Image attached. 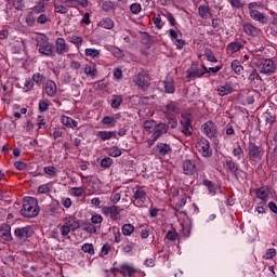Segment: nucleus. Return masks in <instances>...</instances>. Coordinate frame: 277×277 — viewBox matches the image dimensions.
<instances>
[{"mask_svg": "<svg viewBox=\"0 0 277 277\" xmlns=\"http://www.w3.org/2000/svg\"><path fill=\"white\" fill-rule=\"evenodd\" d=\"M156 153H158L160 157H166L172 153V146L168 143H158L156 145Z\"/></svg>", "mask_w": 277, "mask_h": 277, "instance_id": "5701e85b", "label": "nucleus"}, {"mask_svg": "<svg viewBox=\"0 0 277 277\" xmlns=\"http://www.w3.org/2000/svg\"><path fill=\"white\" fill-rule=\"evenodd\" d=\"M157 123H155V120H146V121H144V123H143V129H145V131H146V133H148V134H153V131H155V126H156Z\"/></svg>", "mask_w": 277, "mask_h": 277, "instance_id": "37998d69", "label": "nucleus"}, {"mask_svg": "<svg viewBox=\"0 0 277 277\" xmlns=\"http://www.w3.org/2000/svg\"><path fill=\"white\" fill-rule=\"evenodd\" d=\"M38 213H40V208L38 207V199L34 197L24 198L21 215H23L24 217H37Z\"/></svg>", "mask_w": 277, "mask_h": 277, "instance_id": "f257e3e1", "label": "nucleus"}, {"mask_svg": "<svg viewBox=\"0 0 277 277\" xmlns=\"http://www.w3.org/2000/svg\"><path fill=\"white\" fill-rule=\"evenodd\" d=\"M198 16H200L202 21H209L213 18V13L211 12L209 4H201L198 6Z\"/></svg>", "mask_w": 277, "mask_h": 277, "instance_id": "6ab92c4d", "label": "nucleus"}, {"mask_svg": "<svg viewBox=\"0 0 277 277\" xmlns=\"http://www.w3.org/2000/svg\"><path fill=\"white\" fill-rule=\"evenodd\" d=\"M203 135L212 140L217 137V126L213 121H207L201 126Z\"/></svg>", "mask_w": 277, "mask_h": 277, "instance_id": "f8f14e48", "label": "nucleus"}, {"mask_svg": "<svg viewBox=\"0 0 277 277\" xmlns=\"http://www.w3.org/2000/svg\"><path fill=\"white\" fill-rule=\"evenodd\" d=\"M179 111V103L174 101H170L162 109V114L164 116H176Z\"/></svg>", "mask_w": 277, "mask_h": 277, "instance_id": "aec40b11", "label": "nucleus"}, {"mask_svg": "<svg viewBox=\"0 0 277 277\" xmlns=\"http://www.w3.org/2000/svg\"><path fill=\"white\" fill-rule=\"evenodd\" d=\"M121 230H122V235H124L126 237H131V235L135 233V226H133V224L131 223H128L121 227Z\"/></svg>", "mask_w": 277, "mask_h": 277, "instance_id": "72a5a7b5", "label": "nucleus"}, {"mask_svg": "<svg viewBox=\"0 0 277 277\" xmlns=\"http://www.w3.org/2000/svg\"><path fill=\"white\" fill-rule=\"evenodd\" d=\"M84 55L87 57H92V60H94L95 57H100L101 56V50H96L94 48H87L84 50Z\"/></svg>", "mask_w": 277, "mask_h": 277, "instance_id": "c9c22d12", "label": "nucleus"}, {"mask_svg": "<svg viewBox=\"0 0 277 277\" xmlns=\"http://www.w3.org/2000/svg\"><path fill=\"white\" fill-rule=\"evenodd\" d=\"M36 47L38 53L45 55V57H51L53 55V49H55L53 43L49 41V37H47L44 34H39L36 37Z\"/></svg>", "mask_w": 277, "mask_h": 277, "instance_id": "f03ea898", "label": "nucleus"}, {"mask_svg": "<svg viewBox=\"0 0 277 277\" xmlns=\"http://www.w3.org/2000/svg\"><path fill=\"white\" fill-rule=\"evenodd\" d=\"M70 51V48L68 47V43H66V39L58 37L55 40V53L57 55H66Z\"/></svg>", "mask_w": 277, "mask_h": 277, "instance_id": "dca6fc26", "label": "nucleus"}, {"mask_svg": "<svg viewBox=\"0 0 277 277\" xmlns=\"http://www.w3.org/2000/svg\"><path fill=\"white\" fill-rule=\"evenodd\" d=\"M122 105V95H115L114 100L110 103V107H113V109H118V107H120Z\"/></svg>", "mask_w": 277, "mask_h": 277, "instance_id": "de8ad7c7", "label": "nucleus"}, {"mask_svg": "<svg viewBox=\"0 0 277 277\" xmlns=\"http://www.w3.org/2000/svg\"><path fill=\"white\" fill-rule=\"evenodd\" d=\"M242 30L246 32L247 36H251L252 38L259 36L261 29L256 28L252 24H245L242 26Z\"/></svg>", "mask_w": 277, "mask_h": 277, "instance_id": "bb28decb", "label": "nucleus"}, {"mask_svg": "<svg viewBox=\"0 0 277 277\" xmlns=\"http://www.w3.org/2000/svg\"><path fill=\"white\" fill-rule=\"evenodd\" d=\"M164 118L168 120L167 126L169 129H176V127H179V120L175 115L164 116Z\"/></svg>", "mask_w": 277, "mask_h": 277, "instance_id": "4c0bfd02", "label": "nucleus"}, {"mask_svg": "<svg viewBox=\"0 0 277 277\" xmlns=\"http://www.w3.org/2000/svg\"><path fill=\"white\" fill-rule=\"evenodd\" d=\"M186 79L190 81V79H200V77H205V69L198 67H190L187 69Z\"/></svg>", "mask_w": 277, "mask_h": 277, "instance_id": "412c9836", "label": "nucleus"}, {"mask_svg": "<svg viewBox=\"0 0 277 277\" xmlns=\"http://www.w3.org/2000/svg\"><path fill=\"white\" fill-rule=\"evenodd\" d=\"M84 75L90 79H96L98 77V69L95 63H89L84 66Z\"/></svg>", "mask_w": 277, "mask_h": 277, "instance_id": "4be33fe9", "label": "nucleus"}, {"mask_svg": "<svg viewBox=\"0 0 277 277\" xmlns=\"http://www.w3.org/2000/svg\"><path fill=\"white\" fill-rule=\"evenodd\" d=\"M68 41L71 42V44H75L79 51L81 49V44H83V37L71 35L68 37Z\"/></svg>", "mask_w": 277, "mask_h": 277, "instance_id": "2f4dec72", "label": "nucleus"}, {"mask_svg": "<svg viewBox=\"0 0 277 277\" xmlns=\"http://www.w3.org/2000/svg\"><path fill=\"white\" fill-rule=\"evenodd\" d=\"M168 131H170V126H168L166 122L156 123L150 137L147 140L148 148H151L153 146H155V143L157 142V140L166 135Z\"/></svg>", "mask_w": 277, "mask_h": 277, "instance_id": "7ed1b4c3", "label": "nucleus"}, {"mask_svg": "<svg viewBox=\"0 0 277 277\" xmlns=\"http://www.w3.org/2000/svg\"><path fill=\"white\" fill-rule=\"evenodd\" d=\"M37 127L38 129H47V119L44 118V116L39 115L37 117Z\"/></svg>", "mask_w": 277, "mask_h": 277, "instance_id": "864d4df0", "label": "nucleus"}, {"mask_svg": "<svg viewBox=\"0 0 277 277\" xmlns=\"http://www.w3.org/2000/svg\"><path fill=\"white\" fill-rule=\"evenodd\" d=\"M250 14V17L253 19V21H256L258 23H261L262 25H267V16H265V14L259 12V11H251L249 12Z\"/></svg>", "mask_w": 277, "mask_h": 277, "instance_id": "a878e982", "label": "nucleus"}, {"mask_svg": "<svg viewBox=\"0 0 277 277\" xmlns=\"http://www.w3.org/2000/svg\"><path fill=\"white\" fill-rule=\"evenodd\" d=\"M70 196H74L75 198H81L85 194V188L83 186L80 187H71L69 189Z\"/></svg>", "mask_w": 277, "mask_h": 277, "instance_id": "473e14b6", "label": "nucleus"}, {"mask_svg": "<svg viewBox=\"0 0 277 277\" xmlns=\"http://www.w3.org/2000/svg\"><path fill=\"white\" fill-rule=\"evenodd\" d=\"M108 155L109 157H120V155H122V150H120V148L117 146H114L108 149Z\"/></svg>", "mask_w": 277, "mask_h": 277, "instance_id": "4d7b16f0", "label": "nucleus"}, {"mask_svg": "<svg viewBox=\"0 0 277 277\" xmlns=\"http://www.w3.org/2000/svg\"><path fill=\"white\" fill-rule=\"evenodd\" d=\"M113 274H121L122 276L135 277L137 271L132 264H121L118 268L113 269Z\"/></svg>", "mask_w": 277, "mask_h": 277, "instance_id": "9b49d317", "label": "nucleus"}, {"mask_svg": "<svg viewBox=\"0 0 277 277\" xmlns=\"http://www.w3.org/2000/svg\"><path fill=\"white\" fill-rule=\"evenodd\" d=\"M181 126H182V133L185 135V137H192L194 133V127L192 126L190 115H182Z\"/></svg>", "mask_w": 277, "mask_h": 277, "instance_id": "1a4fd4ad", "label": "nucleus"}, {"mask_svg": "<svg viewBox=\"0 0 277 277\" xmlns=\"http://www.w3.org/2000/svg\"><path fill=\"white\" fill-rule=\"evenodd\" d=\"M82 252H85L87 254H94V245L92 243H84L81 247Z\"/></svg>", "mask_w": 277, "mask_h": 277, "instance_id": "603ef678", "label": "nucleus"}, {"mask_svg": "<svg viewBox=\"0 0 277 277\" xmlns=\"http://www.w3.org/2000/svg\"><path fill=\"white\" fill-rule=\"evenodd\" d=\"M203 185L209 189V193L214 195L215 194V185L210 180H203Z\"/></svg>", "mask_w": 277, "mask_h": 277, "instance_id": "13d9d810", "label": "nucleus"}, {"mask_svg": "<svg viewBox=\"0 0 277 277\" xmlns=\"http://www.w3.org/2000/svg\"><path fill=\"white\" fill-rule=\"evenodd\" d=\"M114 163V159L106 157L104 159H102L101 161V168H111V164Z\"/></svg>", "mask_w": 277, "mask_h": 277, "instance_id": "052dcab7", "label": "nucleus"}, {"mask_svg": "<svg viewBox=\"0 0 277 277\" xmlns=\"http://www.w3.org/2000/svg\"><path fill=\"white\" fill-rule=\"evenodd\" d=\"M31 80L37 84V85H42L44 82V76L41 75L40 72H36L32 75Z\"/></svg>", "mask_w": 277, "mask_h": 277, "instance_id": "09e8293b", "label": "nucleus"}, {"mask_svg": "<svg viewBox=\"0 0 277 277\" xmlns=\"http://www.w3.org/2000/svg\"><path fill=\"white\" fill-rule=\"evenodd\" d=\"M154 24L156 25L157 29H163L164 23L161 19V15L158 14L154 17Z\"/></svg>", "mask_w": 277, "mask_h": 277, "instance_id": "69168bd1", "label": "nucleus"}, {"mask_svg": "<svg viewBox=\"0 0 277 277\" xmlns=\"http://www.w3.org/2000/svg\"><path fill=\"white\" fill-rule=\"evenodd\" d=\"M205 55L208 62H212V64H217V58L215 57V54H213V51L206 50Z\"/></svg>", "mask_w": 277, "mask_h": 277, "instance_id": "5fc2aeb1", "label": "nucleus"}, {"mask_svg": "<svg viewBox=\"0 0 277 277\" xmlns=\"http://www.w3.org/2000/svg\"><path fill=\"white\" fill-rule=\"evenodd\" d=\"M249 150V161L251 163H258V161H261L263 159V155H265V150H263V147L256 145V143L250 142L248 145Z\"/></svg>", "mask_w": 277, "mask_h": 277, "instance_id": "39448f33", "label": "nucleus"}, {"mask_svg": "<svg viewBox=\"0 0 277 277\" xmlns=\"http://www.w3.org/2000/svg\"><path fill=\"white\" fill-rule=\"evenodd\" d=\"M232 153L238 161H241V158L243 157V148L241 147V145H239V143H237L236 147H234Z\"/></svg>", "mask_w": 277, "mask_h": 277, "instance_id": "79ce46f5", "label": "nucleus"}, {"mask_svg": "<svg viewBox=\"0 0 277 277\" xmlns=\"http://www.w3.org/2000/svg\"><path fill=\"white\" fill-rule=\"evenodd\" d=\"M43 172L47 174V176H49V179H53V176L57 174V169H55L53 166H48L43 168Z\"/></svg>", "mask_w": 277, "mask_h": 277, "instance_id": "a18cd8bd", "label": "nucleus"}, {"mask_svg": "<svg viewBox=\"0 0 277 277\" xmlns=\"http://www.w3.org/2000/svg\"><path fill=\"white\" fill-rule=\"evenodd\" d=\"M36 85V83L34 82L32 79L26 80V82L24 83V92H30V90H34V87Z\"/></svg>", "mask_w": 277, "mask_h": 277, "instance_id": "680f3d73", "label": "nucleus"}, {"mask_svg": "<svg viewBox=\"0 0 277 277\" xmlns=\"http://www.w3.org/2000/svg\"><path fill=\"white\" fill-rule=\"evenodd\" d=\"M96 137L102 140V142H107L109 140L116 138V132H114V131H97Z\"/></svg>", "mask_w": 277, "mask_h": 277, "instance_id": "cd10ccee", "label": "nucleus"}, {"mask_svg": "<svg viewBox=\"0 0 277 277\" xmlns=\"http://www.w3.org/2000/svg\"><path fill=\"white\" fill-rule=\"evenodd\" d=\"M31 11L34 12V14H42V12H44V3L39 2L31 9Z\"/></svg>", "mask_w": 277, "mask_h": 277, "instance_id": "e2e57ef3", "label": "nucleus"}, {"mask_svg": "<svg viewBox=\"0 0 277 277\" xmlns=\"http://www.w3.org/2000/svg\"><path fill=\"white\" fill-rule=\"evenodd\" d=\"M241 49H243V43H241L239 41H233V42L228 43L226 47L227 53H230L232 55L234 53H237L238 51H241Z\"/></svg>", "mask_w": 277, "mask_h": 277, "instance_id": "c85d7f7f", "label": "nucleus"}, {"mask_svg": "<svg viewBox=\"0 0 277 277\" xmlns=\"http://www.w3.org/2000/svg\"><path fill=\"white\" fill-rule=\"evenodd\" d=\"M44 92L47 96L53 97L57 94V84H55V81L48 80L45 82Z\"/></svg>", "mask_w": 277, "mask_h": 277, "instance_id": "b1692460", "label": "nucleus"}, {"mask_svg": "<svg viewBox=\"0 0 277 277\" xmlns=\"http://www.w3.org/2000/svg\"><path fill=\"white\" fill-rule=\"evenodd\" d=\"M133 83H135L138 90L147 92L150 88V76L146 71H141L133 78Z\"/></svg>", "mask_w": 277, "mask_h": 277, "instance_id": "423d86ee", "label": "nucleus"}, {"mask_svg": "<svg viewBox=\"0 0 277 277\" xmlns=\"http://www.w3.org/2000/svg\"><path fill=\"white\" fill-rule=\"evenodd\" d=\"M102 124H111L113 127H116V119L111 116H105L102 119Z\"/></svg>", "mask_w": 277, "mask_h": 277, "instance_id": "0e129e2a", "label": "nucleus"}, {"mask_svg": "<svg viewBox=\"0 0 277 277\" xmlns=\"http://www.w3.org/2000/svg\"><path fill=\"white\" fill-rule=\"evenodd\" d=\"M146 202V189L144 187H138L133 195L134 207H144Z\"/></svg>", "mask_w": 277, "mask_h": 277, "instance_id": "4468645a", "label": "nucleus"}, {"mask_svg": "<svg viewBox=\"0 0 277 277\" xmlns=\"http://www.w3.org/2000/svg\"><path fill=\"white\" fill-rule=\"evenodd\" d=\"M260 75H274L276 72V63L273 60H264L258 66Z\"/></svg>", "mask_w": 277, "mask_h": 277, "instance_id": "0eeeda50", "label": "nucleus"}, {"mask_svg": "<svg viewBox=\"0 0 277 277\" xmlns=\"http://www.w3.org/2000/svg\"><path fill=\"white\" fill-rule=\"evenodd\" d=\"M63 222V225L60 226L62 237H68L71 230L75 232L81 228V224L72 216L65 217Z\"/></svg>", "mask_w": 277, "mask_h": 277, "instance_id": "20e7f679", "label": "nucleus"}, {"mask_svg": "<svg viewBox=\"0 0 277 277\" xmlns=\"http://www.w3.org/2000/svg\"><path fill=\"white\" fill-rule=\"evenodd\" d=\"M14 235L19 241H27L34 235V229L29 226L19 227L14 230Z\"/></svg>", "mask_w": 277, "mask_h": 277, "instance_id": "2eb2a0df", "label": "nucleus"}, {"mask_svg": "<svg viewBox=\"0 0 277 277\" xmlns=\"http://www.w3.org/2000/svg\"><path fill=\"white\" fill-rule=\"evenodd\" d=\"M274 256H276V249L271 248L266 250L265 254L263 255V259H265L266 261H269L274 259Z\"/></svg>", "mask_w": 277, "mask_h": 277, "instance_id": "bf43d9fd", "label": "nucleus"}, {"mask_svg": "<svg viewBox=\"0 0 277 277\" xmlns=\"http://www.w3.org/2000/svg\"><path fill=\"white\" fill-rule=\"evenodd\" d=\"M163 83L167 94H174V92L176 91V89L174 88V80L168 79Z\"/></svg>", "mask_w": 277, "mask_h": 277, "instance_id": "e433bc0d", "label": "nucleus"}, {"mask_svg": "<svg viewBox=\"0 0 277 277\" xmlns=\"http://www.w3.org/2000/svg\"><path fill=\"white\" fill-rule=\"evenodd\" d=\"M103 215H106L110 217V220H120V207L118 206H104L102 208Z\"/></svg>", "mask_w": 277, "mask_h": 277, "instance_id": "ddd939ff", "label": "nucleus"}, {"mask_svg": "<svg viewBox=\"0 0 277 277\" xmlns=\"http://www.w3.org/2000/svg\"><path fill=\"white\" fill-rule=\"evenodd\" d=\"M61 122H62V124H64V127H67L68 129H75L79 124V122H77V120H75L68 116H63L61 119Z\"/></svg>", "mask_w": 277, "mask_h": 277, "instance_id": "c756f323", "label": "nucleus"}, {"mask_svg": "<svg viewBox=\"0 0 277 277\" xmlns=\"http://www.w3.org/2000/svg\"><path fill=\"white\" fill-rule=\"evenodd\" d=\"M215 91L217 92L219 96H228V94H233V92H235L230 84L217 85Z\"/></svg>", "mask_w": 277, "mask_h": 277, "instance_id": "393cba45", "label": "nucleus"}, {"mask_svg": "<svg viewBox=\"0 0 277 277\" xmlns=\"http://www.w3.org/2000/svg\"><path fill=\"white\" fill-rule=\"evenodd\" d=\"M100 27H103V29H114V22L109 17L103 18L100 22Z\"/></svg>", "mask_w": 277, "mask_h": 277, "instance_id": "c03bdc74", "label": "nucleus"}, {"mask_svg": "<svg viewBox=\"0 0 277 277\" xmlns=\"http://www.w3.org/2000/svg\"><path fill=\"white\" fill-rule=\"evenodd\" d=\"M49 110V100H40L39 101V111L40 114H44V111Z\"/></svg>", "mask_w": 277, "mask_h": 277, "instance_id": "3c124183", "label": "nucleus"}, {"mask_svg": "<svg viewBox=\"0 0 277 277\" xmlns=\"http://www.w3.org/2000/svg\"><path fill=\"white\" fill-rule=\"evenodd\" d=\"M0 239L3 241H12V226L9 224L0 225Z\"/></svg>", "mask_w": 277, "mask_h": 277, "instance_id": "a211bd4d", "label": "nucleus"}, {"mask_svg": "<svg viewBox=\"0 0 277 277\" xmlns=\"http://www.w3.org/2000/svg\"><path fill=\"white\" fill-rule=\"evenodd\" d=\"M232 70H234L235 75H242L243 74V66H241V63L237 60H234L232 62Z\"/></svg>", "mask_w": 277, "mask_h": 277, "instance_id": "f704fd0d", "label": "nucleus"}, {"mask_svg": "<svg viewBox=\"0 0 277 277\" xmlns=\"http://www.w3.org/2000/svg\"><path fill=\"white\" fill-rule=\"evenodd\" d=\"M225 168L229 174H232L236 181H239V175L241 174V169L239 168V163L233 161L232 157L225 159Z\"/></svg>", "mask_w": 277, "mask_h": 277, "instance_id": "9d476101", "label": "nucleus"}, {"mask_svg": "<svg viewBox=\"0 0 277 277\" xmlns=\"http://www.w3.org/2000/svg\"><path fill=\"white\" fill-rule=\"evenodd\" d=\"M82 230L89 235H96V226H94V223H83Z\"/></svg>", "mask_w": 277, "mask_h": 277, "instance_id": "ea45409f", "label": "nucleus"}, {"mask_svg": "<svg viewBox=\"0 0 277 277\" xmlns=\"http://www.w3.org/2000/svg\"><path fill=\"white\" fill-rule=\"evenodd\" d=\"M248 80L250 83H256V81H261V76L259 75V71L256 69H252L249 74Z\"/></svg>", "mask_w": 277, "mask_h": 277, "instance_id": "49530a36", "label": "nucleus"}, {"mask_svg": "<svg viewBox=\"0 0 277 277\" xmlns=\"http://www.w3.org/2000/svg\"><path fill=\"white\" fill-rule=\"evenodd\" d=\"M183 168V174L186 176H193V174H196V163L192 161L190 159L184 160L182 163Z\"/></svg>", "mask_w": 277, "mask_h": 277, "instance_id": "f3484780", "label": "nucleus"}, {"mask_svg": "<svg viewBox=\"0 0 277 277\" xmlns=\"http://www.w3.org/2000/svg\"><path fill=\"white\" fill-rule=\"evenodd\" d=\"M255 196L256 198H260V200H263V202H265V200H267V197L269 196V190L265 187H261L255 189Z\"/></svg>", "mask_w": 277, "mask_h": 277, "instance_id": "7c9ffc66", "label": "nucleus"}, {"mask_svg": "<svg viewBox=\"0 0 277 277\" xmlns=\"http://www.w3.org/2000/svg\"><path fill=\"white\" fill-rule=\"evenodd\" d=\"M91 222H92V224H103V215H101L98 213H94L91 216Z\"/></svg>", "mask_w": 277, "mask_h": 277, "instance_id": "338daca9", "label": "nucleus"}, {"mask_svg": "<svg viewBox=\"0 0 277 277\" xmlns=\"http://www.w3.org/2000/svg\"><path fill=\"white\" fill-rule=\"evenodd\" d=\"M166 237L169 241H174L175 239H177L179 234H176V230H169Z\"/></svg>", "mask_w": 277, "mask_h": 277, "instance_id": "774afa93", "label": "nucleus"}, {"mask_svg": "<svg viewBox=\"0 0 277 277\" xmlns=\"http://www.w3.org/2000/svg\"><path fill=\"white\" fill-rule=\"evenodd\" d=\"M63 209L60 202H54L50 205L49 213L50 215H57L58 213H62Z\"/></svg>", "mask_w": 277, "mask_h": 277, "instance_id": "58836bf2", "label": "nucleus"}, {"mask_svg": "<svg viewBox=\"0 0 277 277\" xmlns=\"http://www.w3.org/2000/svg\"><path fill=\"white\" fill-rule=\"evenodd\" d=\"M130 12H131V14H134V15L140 14V12H142V4L137 3V2L132 3L130 5Z\"/></svg>", "mask_w": 277, "mask_h": 277, "instance_id": "8fccbe9b", "label": "nucleus"}, {"mask_svg": "<svg viewBox=\"0 0 277 277\" xmlns=\"http://www.w3.org/2000/svg\"><path fill=\"white\" fill-rule=\"evenodd\" d=\"M49 21H51V17L44 13L40 14L37 17V23H39V25H47V23H49Z\"/></svg>", "mask_w": 277, "mask_h": 277, "instance_id": "6e6d98bb", "label": "nucleus"}, {"mask_svg": "<svg viewBox=\"0 0 277 277\" xmlns=\"http://www.w3.org/2000/svg\"><path fill=\"white\" fill-rule=\"evenodd\" d=\"M196 148L202 155V157H211V155H213L211 143H209V141L205 137L198 140Z\"/></svg>", "mask_w": 277, "mask_h": 277, "instance_id": "6e6552de", "label": "nucleus"}, {"mask_svg": "<svg viewBox=\"0 0 277 277\" xmlns=\"http://www.w3.org/2000/svg\"><path fill=\"white\" fill-rule=\"evenodd\" d=\"M68 8H72V5L54 4V12L56 14H68Z\"/></svg>", "mask_w": 277, "mask_h": 277, "instance_id": "a19ab883", "label": "nucleus"}]
</instances>
